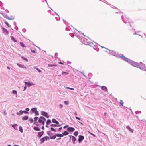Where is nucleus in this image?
<instances>
[{
  "instance_id": "nucleus-1",
  "label": "nucleus",
  "mask_w": 146,
  "mask_h": 146,
  "mask_svg": "<svg viewBox=\"0 0 146 146\" xmlns=\"http://www.w3.org/2000/svg\"><path fill=\"white\" fill-rule=\"evenodd\" d=\"M123 60L125 61H127L131 65L134 67H139L140 69L144 71H146V68L144 67L145 66L144 64L141 66H139V64L137 62H134L128 58H127L124 56L123 54H122L121 56Z\"/></svg>"
},
{
  "instance_id": "nucleus-2",
  "label": "nucleus",
  "mask_w": 146,
  "mask_h": 146,
  "mask_svg": "<svg viewBox=\"0 0 146 146\" xmlns=\"http://www.w3.org/2000/svg\"><path fill=\"white\" fill-rule=\"evenodd\" d=\"M50 139V138L49 137L47 136H45L42 138H41L40 140V143L41 144L43 143L44 141H47V140H49Z\"/></svg>"
},
{
  "instance_id": "nucleus-3",
  "label": "nucleus",
  "mask_w": 146,
  "mask_h": 146,
  "mask_svg": "<svg viewBox=\"0 0 146 146\" xmlns=\"http://www.w3.org/2000/svg\"><path fill=\"white\" fill-rule=\"evenodd\" d=\"M41 114L42 115L44 116L45 117H46V118H48L49 117V116L47 115H48L47 113L45 111H41Z\"/></svg>"
},
{
  "instance_id": "nucleus-4",
  "label": "nucleus",
  "mask_w": 146,
  "mask_h": 146,
  "mask_svg": "<svg viewBox=\"0 0 146 146\" xmlns=\"http://www.w3.org/2000/svg\"><path fill=\"white\" fill-rule=\"evenodd\" d=\"M84 139L83 136L79 135L78 136V141L79 143L81 142Z\"/></svg>"
},
{
  "instance_id": "nucleus-5",
  "label": "nucleus",
  "mask_w": 146,
  "mask_h": 146,
  "mask_svg": "<svg viewBox=\"0 0 146 146\" xmlns=\"http://www.w3.org/2000/svg\"><path fill=\"white\" fill-rule=\"evenodd\" d=\"M75 130V129L72 127H68L67 128V130L68 131L71 132H73Z\"/></svg>"
},
{
  "instance_id": "nucleus-6",
  "label": "nucleus",
  "mask_w": 146,
  "mask_h": 146,
  "mask_svg": "<svg viewBox=\"0 0 146 146\" xmlns=\"http://www.w3.org/2000/svg\"><path fill=\"white\" fill-rule=\"evenodd\" d=\"M4 17L10 20H13L15 18L13 16H11V17H10L9 16H4Z\"/></svg>"
},
{
  "instance_id": "nucleus-7",
  "label": "nucleus",
  "mask_w": 146,
  "mask_h": 146,
  "mask_svg": "<svg viewBox=\"0 0 146 146\" xmlns=\"http://www.w3.org/2000/svg\"><path fill=\"white\" fill-rule=\"evenodd\" d=\"M3 31V33L6 35L8 34L9 33V31L7 30L4 28H2Z\"/></svg>"
},
{
  "instance_id": "nucleus-8",
  "label": "nucleus",
  "mask_w": 146,
  "mask_h": 146,
  "mask_svg": "<svg viewBox=\"0 0 146 146\" xmlns=\"http://www.w3.org/2000/svg\"><path fill=\"white\" fill-rule=\"evenodd\" d=\"M44 133V132L43 131L39 132L38 134V136L39 138H40L43 135Z\"/></svg>"
},
{
  "instance_id": "nucleus-9",
  "label": "nucleus",
  "mask_w": 146,
  "mask_h": 146,
  "mask_svg": "<svg viewBox=\"0 0 146 146\" xmlns=\"http://www.w3.org/2000/svg\"><path fill=\"white\" fill-rule=\"evenodd\" d=\"M99 86L104 91L107 92V90L106 87L104 86Z\"/></svg>"
},
{
  "instance_id": "nucleus-10",
  "label": "nucleus",
  "mask_w": 146,
  "mask_h": 146,
  "mask_svg": "<svg viewBox=\"0 0 146 146\" xmlns=\"http://www.w3.org/2000/svg\"><path fill=\"white\" fill-rule=\"evenodd\" d=\"M52 121L53 123H55L56 125H58L59 124V122L54 119H52Z\"/></svg>"
},
{
  "instance_id": "nucleus-11",
  "label": "nucleus",
  "mask_w": 146,
  "mask_h": 146,
  "mask_svg": "<svg viewBox=\"0 0 146 146\" xmlns=\"http://www.w3.org/2000/svg\"><path fill=\"white\" fill-rule=\"evenodd\" d=\"M71 140L72 141L73 143L74 144H75V141L76 140V137H74V136H72V139H71Z\"/></svg>"
},
{
  "instance_id": "nucleus-12",
  "label": "nucleus",
  "mask_w": 146,
  "mask_h": 146,
  "mask_svg": "<svg viewBox=\"0 0 146 146\" xmlns=\"http://www.w3.org/2000/svg\"><path fill=\"white\" fill-rule=\"evenodd\" d=\"M28 116L25 115L22 118V120H26L28 119Z\"/></svg>"
},
{
  "instance_id": "nucleus-13",
  "label": "nucleus",
  "mask_w": 146,
  "mask_h": 146,
  "mask_svg": "<svg viewBox=\"0 0 146 146\" xmlns=\"http://www.w3.org/2000/svg\"><path fill=\"white\" fill-rule=\"evenodd\" d=\"M23 113V111L21 110L19 111V112H17V113L16 114L20 116Z\"/></svg>"
},
{
  "instance_id": "nucleus-14",
  "label": "nucleus",
  "mask_w": 146,
  "mask_h": 146,
  "mask_svg": "<svg viewBox=\"0 0 146 146\" xmlns=\"http://www.w3.org/2000/svg\"><path fill=\"white\" fill-rule=\"evenodd\" d=\"M17 65L18 66H19L20 67L22 68H26L24 65H22L21 64L17 63Z\"/></svg>"
},
{
  "instance_id": "nucleus-15",
  "label": "nucleus",
  "mask_w": 146,
  "mask_h": 146,
  "mask_svg": "<svg viewBox=\"0 0 146 146\" xmlns=\"http://www.w3.org/2000/svg\"><path fill=\"white\" fill-rule=\"evenodd\" d=\"M69 134V133L67 131H65L62 134L63 135V136H66Z\"/></svg>"
},
{
  "instance_id": "nucleus-16",
  "label": "nucleus",
  "mask_w": 146,
  "mask_h": 146,
  "mask_svg": "<svg viewBox=\"0 0 146 146\" xmlns=\"http://www.w3.org/2000/svg\"><path fill=\"white\" fill-rule=\"evenodd\" d=\"M126 128L130 132H133V129H131L129 127V126H127Z\"/></svg>"
},
{
  "instance_id": "nucleus-17",
  "label": "nucleus",
  "mask_w": 146,
  "mask_h": 146,
  "mask_svg": "<svg viewBox=\"0 0 146 146\" xmlns=\"http://www.w3.org/2000/svg\"><path fill=\"white\" fill-rule=\"evenodd\" d=\"M38 122L42 123L43 125H44V122L42 119L39 118L38 120Z\"/></svg>"
},
{
  "instance_id": "nucleus-18",
  "label": "nucleus",
  "mask_w": 146,
  "mask_h": 146,
  "mask_svg": "<svg viewBox=\"0 0 146 146\" xmlns=\"http://www.w3.org/2000/svg\"><path fill=\"white\" fill-rule=\"evenodd\" d=\"M56 137H63L62 134L58 133L56 134Z\"/></svg>"
},
{
  "instance_id": "nucleus-19",
  "label": "nucleus",
  "mask_w": 146,
  "mask_h": 146,
  "mask_svg": "<svg viewBox=\"0 0 146 146\" xmlns=\"http://www.w3.org/2000/svg\"><path fill=\"white\" fill-rule=\"evenodd\" d=\"M10 38L11 40L14 42H17V40L15 39L12 36H11Z\"/></svg>"
},
{
  "instance_id": "nucleus-20",
  "label": "nucleus",
  "mask_w": 146,
  "mask_h": 146,
  "mask_svg": "<svg viewBox=\"0 0 146 146\" xmlns=\"http://www.w3.org/2000/svg\"><path fill=\"white\" fill-rule=\"evenodd\" d=\"M56 134L53 136H50V138L51 139H54L56 138Z\"/></svg>"
},
{
  "instance_id": "nucleus-21",
  "label": "nucleus",
  "mask_w": 146,
  "mask_h": 146,
  "mask_svg": "<svg viewBox=\"0 0 146 146\" xmlns=\"http://www.w3.org/2000/svg\"><path fill=\"white\" fill-rule=\"evenodd\" d=\"M47 134L50 137V136H51V135H52L53 134V133H52L50 131L47 132Z\"/></svg>"
},
{
  "instance_id": "nucleus-22",
  "label": "nucleus",
  "mask_w": 146,
  "mask_h": 146,
  "mask_svg": "<svg viewBox=\"0 0 146 146\" xmlns=\"http://www.w3.org/2000/svg\"><path fill=\"white\" fill-rule=\"evenodd\" d=\"M34 129L36 131H40V129L37 127H34Z\"/></svg>"
},
{
  "instance_id": "nucleus-23",
  "label": "nucleus",
  "mask_w": 146,
  "mask_h": 146,
  "mask_svg": "<svg viewBox=\"0 0 146 146\" xmlns=\"http://www.w3.org/2000/svg\"><path fill=\"white\" fill-rule=\"evenodd\" d=\"M51 123V121L50 119H48L46 122L47 125H48L50 123Z\"/></svg>"
},
{
  "instance_id": "nucleus-24",
  "label": "nucleus",
  "mask_w": 146,
  "mask_h": 146,
  "mask_svg": "<svg viewBox=\"0 0 146 146\" xmlns=\"http://www.w3.org/2000/svg\"><path fill=\"white\" fill-rule=\"evenodd\" d=\"M19 131L21 133L23 132V129L21 126H20L19 127Z\"/></svg>"
},
{
  "instance_id": "nucleus-25",
  "label": "nucleus",
  "mask_w": 146,
  "mask_h": 146,
  "mask_svg": "<svg viewBox=\"0 0 146 146\" xmlns=\"http://www.w3.org/2000/svg\"><path fill=\"white\" fill-rule=\"evenodd\" d=\"M29 120L30 121V123H32L33 121V120L32 118H29Z\"/></svg>"
},
{
  "instance_id": "nucleus-26",
  "label": "nucleus",
  "mask_w": 146,
  "mask_h": 146,
  "mask_svg": "<svg viewBox=\"0 0 146 146\" xmlns=\"http://www.w3.org/2000/svg\"><path fill=\"white\" fill-rule=\"evenodd\" d=\"M35 109H36L35 108H34L31 109V110L33 113H34L36 111Z\"/></svg>"
},
{
  "instance_id": "nucleus-27",
  "label": "nucleus",
  "mask_w": 146,
  "mask_h": 146,
  "mask_svg": "<svg viewBox=\"0 0 146 146\" xmlns=\"http://www.w3.org/2000/svg\"><path fill=\"white\" fill-rule=\"evenodd\" d=\"M34 68H35V69H36L37 70V71H38V72H41V70H40V69H38V68H36V67L35 66L34 67Z\"/></svg>"
},
{
  "instance_id": "nucleus-28",
  "label": "nucleus",
  "mask_w": 146,
  "mask_h": 146,
  "mask_svg": "<svg viewBox=\"0 0 146 146\" xmlns=\"http://www.w3.org/2000/svg\"><path fill=\"white\" fill-rule=\"evenodd\" d=\"M48 66L50 67H52V66H56V64H48Z\"/></svg>"
},
{
  "instance_id": "nucleus-29",
  "label": "nucleus",
  "mask_w": 146,
  "mask_h": 146,
  "mask_svg": "<svg viewBox=\"0 0 146 146\" xmlns=\"http://www.w3.org/2000/svg\"><path fill=\"white\" fill-rule=\"evenodd\" d=\"M74 134L76 136H77L78 134V132L77 131H76L74 133Z\"/></svg>"
},
{
  "instance_id": "nucleus-30",
  "label": "nucleus",
  "mask_w": 146,
  "mask_h": 146,
  "mask_svg": "<svg viewBox=\"0 0 146 146\" xmlns=\"http://www.w3.org/2000/svg\"><path fill=\"white\" fill-rule=\"evenodd\" d=\"M4 23L5 24H6V25H7V26H8L9 27H11V25L8 24V22H6V21Z\"/></svg>"
},
{
  "instance_id": "nucleus-31",
  "label": "nucleus",
  "mask_w": 146,
  "mask_h": 146,
  "mask_svg": "<svg viewBox=\"0 0 146 146\" xmlns=\"http://www.w3.org/2000/svg\"><path fill=\"white\" fill-rule=\"evenodd\" d=\"M35 110H36V111L34 113L36 115H39V114L37 110L36 109H35Z\"/></svg>"
},
{
  "instance_id": "nucleus-32",
  "label": "nucleus",
  "mask_w": 146,
  "mask_h": 146,
  "mask_svg": "<svg viewBox=\"0 0 146 146\" xmlns=\"http://www.w3.org/2000/svg\"><path fill=\"white\" fill-rule=\"evenodd\" d=\"M21 58H22V59L23 60H25V61H28V60L27 58H25L24 57H22V56L21 57Z\"/></svg>"
},
{
  "instance_id": "nucleus-33",
  "label": "nucleus",
  "mask_w": 146,
  "mask_h": 146,
  "mask_svg": "<svg viewBox=\"0 0 146 146\" xmlns=\"http://www.w3.org/2000/svg\"><path fill=\"white\" fill-rule=\"evenodd\" d=\"M20 44L23 47H25V45L24 44L22 43V42H20Z\"/></svg>"
},
{
  "instance_id": "nucleus-34",
  "label": "nucleus",
  "mask_w": 146,
  "mask_h": 146,
  "mask_svg": "<svg viewBox=\"0 0 146 146\" xmlns=\"http://www.w3.org/2000/svg\"><path fill=\"white\" fill-rule=\"evenodd\" d=\"M66 88L68 89H70V90H74V89L73 88H70L68 87H66Z\"/></svg>"
},
{
  "instance_id": "nucleus-35",
  "label": "nucleus",
  "mask_w": 146,
  "mask_h": 146,
  "mask_svg": "<svg viewBox=\"0 0 146 146\" xmlns=\"http://www.w3.org/2000/svg\"><path fill=\"white\" fill-rule=\"evenodd\" d=\"M40 118L41 119H42L43 120H44V121H45L46 120V119L44 117L42 116H40Z\"/></svg>"
},
{
  "instance_id": "nucleus-36",
  "label": "nucleus",
  "mask_w": 146,
  "mask_h": 146,
  "mask_svg": "<svg viewBox=\"0 0 146 146\" xmlns=\"http://www.w3.org/2000/svg\"><path fill=\"white\" fill-rule=\"evenodd\" d=\"M50 126L53 127H57V125L55 124H52L50 125Z\"/></svg>"
},
{
  "instance_id": "nucleus-37",
  "label": "nucleus",
  "mask_w": 146,
  "mask_h": 146,
  "mask_svg": "<svg viewBox=\"0 0 146 146\" xmlns=\"http://www.w3.org/2000/svg\"><path fill=\"white\" fill-rule=\"evenodd\" d=\"M50 129L51 130L55 132L56 131V130L52 127H51Z\"/></svg>"
},
{
  "instance_id": "nucleus-38",
  "label": "nucleus",
  "mask_w": 146,
  "mask_h": 146,
  "mask_svg": "<svg viewBox=\"0 0 146 146\" xmlns=\"http://www.w3.org/2000/svg\"><path fill=\"white\" fill-rule=\"evenodd\" d=\"M119 103L121 105H122V106H123V101L121 100H120Z\"/></svg>"
},
{
  "instance_id": "nucleus-39",
  "label": "nucleus",
  "mask_w": 146,
  "mask_h": 146,
  "mask_svg": "<svg viewBox=\"0 0 146 146\" xmlns=\"http://www.w3.org/2000/svg\"><path fill=\"white\" fill-rule=\"evenodd\" d=\"M38 119V117H36L34 118V120L35 122H36V121Z\"/></svg>"
},
{
  "instance_id": "nucleus-40",
  "label": "nucleus",
  "mask_w": 146,
  "mask_h": 146,
  "mask_svg": "<svg viewBox=\"0 0 146 146\" xmlns=\"http://www.w3.org/2000/svg\"><path fill=\"white\" fill-rule=\"evenodd\" d=\"M12 93L14 94H17V91L15 90H13L12 91Z\"/></svg>"
},
{
  "instance_id": "nucleus-41",
  "label": "nucleus",
  "mask_w": 146,
  "mask_h": 146,
  "mask_svg": "<svg viewBox=\"0 0 146 146\" xmlns=\"http://www.w3.org/2000/svg\"><path fill=\"white\" fill-rule=\"evenodd\" d=\"M23 113H24L25 114H29V112L28 111H26V110L23 111Z\"/></svg>"
},
{
  "instance_id": "nucleus-42",
  "label": "nucleus",
  "mask_w": 146,
  "mask_h": 146,
  "mask_svg": "<svg viewBox=\"0 0 146 146\" xmlns=\"http://www.w3.org/2000/svg\"><path fill=\"white\" fill-rule=\"evenodd\" d=\"M27 86H28L29 87L30 86H31V83H30L29 82H28Z\"/></svg>"
},
{
  "instance_id": "nucleus-43",
  "label": "nucleus",
  "mask_w": 146,
  "mask_h": 146,
  "mask_svg": "<svg viewBox=\"0 0 146 146\" xmlns=\"http://www.w3.org/2000/svg\"><path fill=\"white\" fill-rule=\"evenodd\" d=\"M64 103L66 105H68L69 104V102L68 101H65Z\"/></svg>"
},
{
  "instance_id": "nucleus-44",
  "label": "nucleus",
  "mask_w": 146,
  "mask_h": 146,
  "mask_svg": "<svg viewBox=\"0 0 146 146\" xmlns=\"http://www.w3.org/2000/svg\"><path fill=\"white\" fill-rule=\"evenodd\" d=\"M17 126V124H14V125H12V127L13 128H15V127Z\"/></svg>"
},
{
  "instance_id": "nucleus-45",
  "label": "nucleus",
  "mask_w": 146,
  "mask_h": 146,
  "mask_svg": "<svg viewBox=\"0 0 146 146\" xmlns=\"http://www.w3.org/2000/svg\"><path fill=\"white\" fill-rule=\"evenodd\" d=\"M34 124H35L36 126H38L39 125V124L36 123V122H34Z\"/></svg>"
},
{
  "instance_id": "nucleus-46",
  "label": "nucleus",
  "mask_w": 146,
  "mask_h": 146,
  "mask_svg": "<svg viewBox=\"0 0 146 146\" xmlns=\"http://www.w3.org/2000/svg\"><path fill=\"white\" fill-rule=\"evenodd\" d=\"M26 88H27L26 85H25V86L24 87V89L23 90V91H24L26 89Z\"/></svg>"
},
{
  "instance_id": "nucleus-47",
  "label": "nucleus",
  "mask_w": 146,
  "mask_h": 146,
  "mask_svg": "<svg viewBox=\"0 0 146 146\" xmlns=\"http://www.w3.org/2000/svg\"><path fill=\"white\" fill-rule=\"evenodd\" d=\"M5 115H7V113L6 112V111L5 110H4L3 111Z\"/></svg>"
},
{
  "instance_id": "nucleus-48",
  "label": "nucleus",
  "mask_w": 146,
  "mask_h": 146,
  "mask_svg": "<svg viewBox=\"0 0 146 146\" xmlns=\"http://www.w3.org/2000/svg\"><path fill=\"white\" fill-rule=\"evenodd\" d=\"M75 117L76 118V119H78V120H80V118H79V117H77L76 116H75Z\"/></svg>"
},
{
  "instance_id": "nucleus-49",
  "label": "nucleus",
  "mask_w": 146,
  "mask_h": 146,
  "mask_svg": "<svg viewBox=\"0 0 146 146\" xmlns=\"http://www.w3.org/2000/svg\"><path fill=\"white\" fill-rule=\"evenodd\" d=\"M89 133L91 134V135H92V136H93L95 137V135L94 134H93V133H90V132H89Z\"/></svg>"
},
{
  "instance_id": "nucleus-50",
  "label": "nucleus",
  "mask_w": 146,
  "mask_h": 146,
  "mask_svg": "<svg viewBox=\"0 0 146 146\" xmlns=\"http://www.w3.org/2000/svg\"><path fill=\"white\" fill-rule=\"evenodd\" d=\"M63 106L62 104H60L59 105V107L60 108H62L63 107Z\"/></svg>"
},
{
  "instance_id": "nucleus-51",
  "label": "nucleus",
  "mask_w": 146,
  "mask_h": 146,
  "mask_svg": "<svg viewBox=\"0 0 146 146\" xmlns=\"http://www.w3.org/2000/svg\"><path fill=\"white\" fill-rule=\"evenodd\" d=\"M31 51L32 52L35 53L36 52L34 50H31Z\"/></svg>"
},
{
  "instance_id": "nucleus-52",
  "label": "nucleus",
  "mask_w": 146,
  "mask_h": 146,
  "mask_svg": "<svg viewBox=\"0 0 146 146\" xmlns=\"http://www.w3.org/2000/svg\"><path fill=\"white\" fill-rule=\"evenodd\" d=\"M73 136H72L71 135H69L68 136V137H69L70 138V139H71V138L72 139V137Z\"/></svg>"
},
{
  "instance_id": "nucleus-53",
  "label": "nucleus",
  "mask_w": 146,
  "mask_h": 146,
  "mask_svg": "<svg viewBox=\"0 0 146 146\" xmlns=\"http://www.w3.org/2000/svg\"><path fill=\"white\" fill-rule=\"evenodd\" d=\"M62 127H61L60 128H59L58 129V130L59 131H61V130L62 129Z\"/></svg>"
},
{
  "instance_id": "nucleus-54",
  "label": "nucleus",
  "mask_w": 146,
  "mask_h": 146,
  "mask_svg": "<svg viewBox=\"0 0 146 146\" xmlns=\"http://www.w3.org/2000/svg\"><path fill=\"white\" fill-rule=\"evenodd\" d=\"M29 108H27L25 109V110L27 111H29Z\"/></svg>"
},
{
  "instance_id": "nucleus-55",
  "label": "nucleus",
  "mask_w": 146,
  "mask_h": 146,
  "mask_svg": "<svg viewBox=\"0 0 146 146\" xmlns=\"http://www.w3.org/2000/svg\"><path fill=\"white\" fill-rule=\"evenodd\" d=\"M62 74H68V73H67V72H62Z\"/></svg>"
},
{
  "instance_id": "nucleus-56",
  "label": "nucleus",
  "mask_w": 146,
  "mask_h": 146,
  "mask_svg": "<svg viewBox=\"0 0 146 146\" xmlns=\"http://www.w3.org/2000/svg\"><path fill=\"white\" fill-rule=\"evenodd\" d=\"M80 72L82 74H83V75L84 76H85V77H86V75H85L82 72H81V71H80Z\"/></svg>"
},
{
  "instance_id": "nucleus-57",
  "label": "nucleus",
  "mask_w": 146,
  "mask_h": 146,
  "mask_svg": "<svg viewBox=\"0 0 146 146\" xmlns=\"http://www.w3.org/2000/svg\"><path fill=\"white\" fill-rule=\"evenodd\" d=\"M24 82L25 84V85H26L27 86L28 82Z\"/></svg>"
},
{
  "instance_id": "nucleus-58",
  "label": "nucleus",
  "mask_w": 146,
  "mask_h": 146,
  "mask_svg": "<svg viewBox=\"0 0 146 146\" xmlns=\"http://www.w3.org/2000/svg\"><path fill=\"white\" fill-rule=\"evenodd\" d=\"M68 125H66V126H64V127H63V128H66V127H68Z\"/></svg>"
},
{
  "instance_id": "nucleus-59",
  "label": "nucleus",
  "mask_w": 146,
  "mask_h": 146,
  "mask_svg": "<svg viewBox=\"0 0 146 146\" xmlns=\"http://www.w3.org/2000/svg\"><path fill=\"white\" fill-rule=\"evenodd\" d=\"M42 130H44V126H43L42 127Z\"/></svg>"
},
{
  "instance_id": "nucleus-60",
  "label": "nucleus",
  "mask_w": 146,
  "mask_h": 146,
  "mask_svg": "<svg viewBox=\"0 0 146 146\" xmlns=\"http://www.w3.org/2000/svg\"><path fill=\"white\" fill-rule=\"evenodd\" d=\"M61 139V138H57V139H56V140H60Z\"/></svg>"
},
{
  "instance_id": "nucleus-61",
  "label": "nucleus",
  "mask_w": 146,
  "mask_h": 146,
  "mask_svg": "<svg viewBox=\"0 0 146 146\" xmlns=\"http://www.w3.org/2000/svg\"><path fill=\"white\" fill-rule=\"evenodd\" d=\"M74 115H77V113L76 112H75L74 113Z\"/></svg>"
},
{
  "instance_id": "nucleus-62",
  "label": "nucleus",
  "mask_w": 146,
  "mask_h": 146,
  "mask_svg": "<svg viewBox=\"0 0 146 146\" xmlns=\"http://www.w3.org/2000/svg\"><path fill=\"white\" fill-rule=\"evenodd\" d=\"M31 86L35 85V84L33 83H31Z\"/></svg>"
},
{
  "instance_id": "nucleus-63",
  "label": "nucleus",
  "mask_w": 146,
  "mask_h": 146,
  "mask_svg": "<svg viewBox=\"0 0 146 146\" xmlns=\"http://www.w3.org/2000/svg\"><path fill=\"white\" fill-rule=\"evenodd\" d=\"M59 63L60 64H64L63 63H62V62H59Z\"/></svg>"
},
{
  "instance_id": "nucleus-64",
  "label": "nucleus",
  "mask_w": 146,
  "mask_h": 146,
  "mask_svg": "<svg viewBox=\"0 0 146 146\" xmlns=\"http://www.w3.org/2000/svg\"><path fill=\"white\" fill-rule=\"evenodd\" d=\"M13 146H19V145H14Z\"/></svg>"
}]
</instances>
